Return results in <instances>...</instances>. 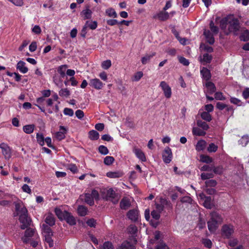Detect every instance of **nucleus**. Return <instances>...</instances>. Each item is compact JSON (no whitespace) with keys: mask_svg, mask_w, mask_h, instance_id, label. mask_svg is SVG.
I'll return each instance as SVG.
<instances>
[{"mask_svg":"<svg viewBox=\"0 0 249 249\" xmlns=\"http://www.w3.org/2000/svg\"><path fill=\"white\" fill-rule=\"evenodd\" d=\"M19 222L21 223L20 225V228L22 230H25L31 225L32 220L30 217H28V215L25 216H19Z\"/></svg>","mask_w":249,"mask_h":249,"instance_id":"8","label":"nucleus"},{"mask_svg":"<svg viewBox=\"0 0 249 249\" xmlns=\"http://www.w3.org/2000/svg\"><path fill=\"white\" fill-rule=\"evenodd\" d=\"M151 215L152 219L150 220V224L153 227L157 228L159 224L158 220L160 217V213L153 210L151 212Z\"/></svg>","mask_w":249,"mask_h":249,"instance_id":"6","label":"nucleus"},{"mask_svg":"<svg viewBox=\"0 0 249 249\" xmlns=\"http://www.w3.org/2000/svg\"><path fill=\"white\" fill-rule=\"evenodd\" d=\"M228 24L229 32L233 33L234 36L238 35L241 28L240 23L239 19L237 18H233L228 22Z\"/></svg>","mask_w":249,"mask_h":249,"instance_id":"2","label":"nucleus"},{"mask_svg":"<svg viewBox=\"0 0 249 249\" xmlns=\"http://www.w3.org/2000/svg\"><path fill=\"white\" fill-rule=\"evenodd\" d=\"M36 139L38 143L41 146L44 145V137L42 134L37 133L36 134Z\"/></svg>","mask_w":249,"mask_h":249,"instance_id":"53","label":"nucleus"},{"mask_svg":"<svg viewBox=\"0 0 249 249\" xmlns=\"http://www.w3.org/2000/svg\"><path fill=\"white\" fill-rule=\"evenodd\" d=\"M214 177V175L213 173H202L201 174V178L202 180H206L212 178Z\"/></svg>","mask_w":249,"mask_h":249,"instance_id":"48","label":"nucleus"},{"mask_svg":"<svg viewBox=\"0 0 249 249\" xmlns=\"http://www.w3.org/2000/svg\"><path fill=\"white\" fill-rule=\"evenodd\" d=\"M35 232V229L28 227L25 231L24 236L25 237H32Z\"/></svg>","mask_w":249,"mask_h":249,"instance_id":"49","label":"nucleus"},{"mask_svg":"<svg viewBox=\"0 0 249 249\" xmlns=\"http://www.w3.org/2000/svg\"><path fill=\"white\" fill-rule=\"evenodd\" d=\"M67 212V211H62L61 209L57 208L54 210L55 214L60 220H64L65 218V213Z\"/></svg>","mask_w":249,"mask_h":249,"instance_id":"28","label":"nucleus"},{"mask_svg":"<svg viewBox=\"0 0 249 249\" xmlns=\"http://www.w3.org/2000/svg\"><path fill=\"white\" fill-rule=\"evenodd\" d=\"M206 187H213L217 184V182L214 179H209L205 181Z\"/></svg>","mask_w":249,"mask_h":249,"instance_id":"58","label":"nucleus"},{"mask_svg":"<svg viewBox=\"0 0 249 249\" xmlns=\"http://www.w3.org/2000/svg\"><path fill=\"white\" fill-rule=\"evenodd\" d=\"M107 196L110 199L113 203L116 204L118 203V199H116L117 194L112 188H110L107 191Z\"/></svg>","mask_w":249,"mask_h":249,"instance_id":"14","label":"nucleus"},{"mask_svg":"<svg viewBox=\"0 0 249 249\" xmlns=\"http://www.w3.org/2000/svg\"><path fill=\"white\" fill-rule=\"evenodd\" d=\"M213 56L208 53H205L203 55V58L201 59V62H204L206 63H210L212 60Z\"/></svg>","mask_w":249,"mask_h":249,"instance_id":"41","label":"nucleus"},{"mask_svg":"<svg viewBox=\"0 0 249 249\" xmlns=\"http://www.w3.org/2000/svg\"><path fill=\"white\" fill-rule=\"evenodd\" d=\"M234 232L233 226L231 224H224L221 228V234L225 238L229 239Z\"/></svg>","mask_w":249,"mask_h":249,"instance_id":"3","label":"nucleus"},{"mask_svg":"<svg viewBox=\"0 0 249 249\" xmlns=\"http://www.w3.org/2000/svg\"><path fill=\"white\" fill-rule=\"evenodd\" d=\"M15 209L19 216H25L28 215V211L26 207H21L19 203H16L15 205Z\"/></svg>","mask_w":249,"mask_h":249,"instance_id":"17","label":"nucleus"},{"mask_svg":"<svg viewBox=\"0 0 249 249\" xmlns=\"http://www.w3.org/2000/svg\"><path fill=\"white\" fill-rule=\"evenodd\" d=\"M162 156L163 161L166 164L169 163L173 158L171 149L169 147H166L162 153Z\"/></svg>","mask_w":249,"mask_h":249,"instance_id":"5","label":"nucleus"},{"mask_svg":"<svg viewBox=\"0 0 249 249\" xmlns=\"http://www.w3.org/2000/svg\"><path fill=\"white\" fill-rule=\"evenodd\" d=\"M239 38L241 41H248L249 40V31L245 30L241 33L239 36Z\"/></svg>","mask_w":249,"mask_h":249,"instance_id":"36","label":"nucleus"},{"mask_svg":"<svg viewBox=\"0 0 249 249\" xmlns=\"http://www.w3.org/2000/svg\"><path fill=\"white\" fill-rule=\"evenodd\" d=\"M199 197L203 201V206L205 208L211 209L214 206L213 199L210 196H206L204 193L199 194Z\"/></svg>","mask_w":249,"mask_h":249,"instance_id":"4","label":"nucleus"},{"mask_svg":"<svg viewBox=\"0 0 249 249\" xmlns=\"http://www.w3.org/2000/svg\"><path fill=\"white\" fill-rule=\"evenodd\" d=\"M243 97L247 100L249 98V88H246L242 92Z\"/></svg>","mask_w":249,"mask_h":249,"instance_id":"64","label":"nucleus"},{"mask_svg":"<svg viewBox=\"0 0 249 249\" xmlns=\"http://www.w3.org/2000/svg\"><path fill=\"white\" fill-rule=\"evenodd\" d=\"M0 148L5 159L9 160L11 157V150L8 145L4 142L0 144Z\"/></svg>","mask_w":249,"mask_h":249,"instance_id":"7","label":"nucleus"},{"mask_svg":"<svg viewBox=\"0 0 249 249\" xmlns=\"http://www.w3.org/2000/svg\"><path fill=\"white\" fill-rule=\"evenodd\" d=\"M98 151L102 155H107L109 151L107 147L104 145H100L98 147Z\"/></svg>","mask_w":249,"mask_h":249,"instance_id":"54","label":"nucleus"},{"mask_svg":"<svg viewBox=\"0 0 249 249\" xmlns=\"http://www.w3.org/2000/svg\"><path fill=\"white\" fill-rule=\"evenodd\" d=\"M35 127V125L33 124H27L23 126V130L25 133L30 134L34 132Z\"/></svg>","mask_w":249,"mask_h":249,"instance_id":"35","label":"nucleus"},{"mask_svg":"<svg viewBox=\"0 0 249 249\" xmlns=\"http://www.w3.org/2000/svg\"><path fill=\"white\" fill-rule=\"evenodd\" d=\"M89 85L96 89H101L104 84L99 79L94 78L89 80Z\"/></svg>","mask_w":249,"mask_h":249,"instance_id":"11","label":"nucleus"},{"mask_svg":"<svg viewBox=\"0 0 249 249\" xmlns=\"http://www.w3.org/2000/svg\"><path fill=\"white\" fill-rule=\"evenodd\" d=\"M123 175L121 171L108 172L107 173V176L109 178H119L122 177Z\"/></svg>","mask_w":249,"mask_h":249,"instance_id":"25","label":"nucleus"},{"mask_svg":"<svg viewBox=\"0 0 249 249\" xmlns=\"http://www.w3.org/2000/svg\"><path fill=\"white\" fill-rule=\"evenodd\" d=\"M228 18H224L220 21V26L222 29H225L228 24Z\"/></svg>","mask_w":249,"mask_h":249,"instance_id":"59","label":"nucleus"},{"mask_svg":"<svg viewBox=\"0 0 249 249\" xmlns=\"http://www.w3.org/2000/svg\"><path fill=\"white\" fill-rule=\"evenodd\" d=\"M154 18H158L160 21H166L169 18V14L166 11H162L159 12L156 15L153 16Z\"/></svg>","mask_w":249,"mask_h":249,"instance_id":"10","label":"nucleus"},{"mask_svg":"<svg viewBox=\"0 0 249 249\" xmlns=\"http://www.w3.org/2000/svg\"><path fill=\"white\" fill-rule=\"evenodd\" d=\"M192 133L194 135L197 136H204L206 134L205 131L196 127L193 128Z\"/></svg>","mask_w":249,"mask_h":249,"instance_id":"30","label":"nucleus"},{"mask_svg":"<svg viewBox=\"0 0 249 249\" xmlns=\"http://www.w3.org/2000/svg\"><path fill=\"white\" fill-rule=\"evenodd\" d=\"M156 53L153 52L150 54H146L142 58L141 61L143 65H145L147 63L151 60L154 56H155Z\"/></svg>","mask_w":249,"mask_h":249,"instance_id":"29","label":"nucleus"},{"mask_svg":"<svg viewBox=\"0 0 249 249\" xmlns=\"http://www.w3.org/2000/svg\"><path fill=\"white\" fill-rule=\"evenodd\" d=\"M206 145V141L203 140H200L197 142L196 146V149L198 152L202 151L205 149Z\"/></svg>","mask_w":249,"mask_h":249,"instance_id":"24","label":"nucleus"},{"mask_svg":"<svg viewBox=\"0 0 249 249\" xmlns=\"http://www.w3.org/2000/svg\"><path fill=\"white\" fill-rule=\"evenodd\" d=\"M67 68V65H62L57 68V71L58 73L60 74L61 78H64L66 76V70Z\"/></svg>","mask_w":249,"mask_h":249,"instance_id":"34","label":"nucleus"},{"mask_svg":"<svg viewBox=\"0 0 249 249\" xmlns=\"http://www.w3.org/2000/svg\"><path fill=\"white\" fill-rule=\"evenodd\" d=\"M64 220L71 226H73L76 224L74 217L69 212L65 213V218Z\"/></svg>","mask_w":249,"mask_h":249,"instance_id":"18","label":"nucleus"},{"mask_svg":"<svg viewBox=\"0 0 249 249\" xmlns=\"http://www.w3.org/2000/svg\"><path fill=\"white\" fill-rule=\"evenodd\" d=\"M60 130L61 131L57 132L56 134V138L59 141L64 139L65 137V134L66 133V129L63 126H60Z\"/></svg>","mask_w":249,"mask_h":249,"instance_id":"23","label":"nucleus"},{"mask_svg":"<svg viewBox=\"0 0 249 249\" xmlns=\"http://www.w3.org/2000/svg\"><path fill=\"white\" fill-rule=\"evenodd\" d=\"M203 35L205 36L206 41L210 45H213L214 43V38L213 35L209 30L205 29L203 32Z\"/></svg>","mask_w":249,"mask_h":249,"instance_id":"15","label":"nucleus"},{"mask_svg":"<svg viewBox=\"0 0 249 249\" xmlns=\"http://www.w3.org/2000/svg\"><path fill=\"white\" fill-rule=\"evenodd\" d=\"M100 249H114L113 244L110 241L105 242L103 245L100 247Z\"/></svg>","mask_w":249,"mask_h":249,"instance_id":"43","label":"nucleus"},{"mask_svg":"<svg viewBox=\"0 0 249 249\" xmlns=\"http://www.w3.org/2000/svg\"><path fill=\"white\" fill-rule=\"evenodd\" d=\"M92 14L91 10L89 7H87L80 13V16L83 17L84 20L89 19L91 18Z\"/></svg>","mask_w":249,"mask_h":249,"instance_id":"20","label":"nucleus"},{"mask_svg":"<svg viewBox=\"0 0 249 249\" xmlns=\"http://www.w3.org/2000/svg\"><path fill=\"white\" fill-rule=\"evenodd\" d=\"M201 118L207 121L210 122L212 120V116L208 112L203 111L200 114Z\"/></svg>","mask_w":249,"mask_h":249,"instance_id":"42","label":"nucleus"},{"mask_svg":"<svg viewBox=\"0 0 249 249\" xmlns=\"http://www.w3.org/2000/svg\"><path fill=\"white\" fill-rule=\"evenodd\" d=\"M206 87L208 89V92L210 94H212L216 91V87L213 83L208 81L206 83Z\"/></svg>","mask_w":249,"mask_h":249,"instance_id":"26","label":"nucleus"},{"mask_svg":"<svg viewBox=\"0 0 249 249\" xmlns=\"http://www.w3.org/2000/svg\"><path fill=\"white\" fill-rule=\"evenodd\" d=\"M116 249H136V246L128 240L124 241Z\"/></svg>","mask_w":249,"mask_h":249,"instance_id":"13","label":"nucleus"},{"mask_svg":"<svg viewBox=\"0 0 249 249\" xmlns=\"http://www.w3.org/2000/svg\"><path fill=\"white\" fill-rule=\"evenodd\" d=\"M111 66V62L110 60L104 61L102 63V67L105 70L108 69Z\"/></svg>","mask_w":249,"mask_h":249,"instance_id":"60","label":"nucleus"},{"mask_svg":"<svg viewBox=\"0 0 249 249\" xmlns=\"http://www.w3.org/2000/svg\"><path fill=\"white\" fill-rule=\"evenodd\" d=\"M85 201L90 206H93L94 204V199L89 193L85 194Z\"/></svg>","mask_w":249,"mask_h":249,"instance_id":"39","label":"nucleus"},{"mask_svg":"<svg viewBox=\"0 0 249 249\" xmlns=\"http://www.w3.org/2000/svg\"><path fill=\"white\" fill-rule=\"evenodd\" d=\"M218 149V146L213 143L209 144L207 148V150L209 152H215Z\"/></svg>","mask_w":249,"mask_h":249,"instance_id":"57","label":"nucleus"},{"mask_svg":"<svg viewBox=\"0 0 249 249\" xmlns=\"http://www.w3.org/2000/svg\"><path fill=\"white\" fill-rule=\"evenodd\" d=\"M53 235H44L45 236V241L46 243H47L49 245V246L50 248H52L53 246V241L52 239V237Z\"/></svg>","mask_w":249,"mask_h":249,"instance_id":"55","label":"nucleus"},{"mask_svg":"<svg viewBox=\"0 0 249 249\" xmlns=\"http://www.w3.org/2000/svg\"><path fill=\"white\" fill-rule=\"evenodd\" d=\"M193 201L192 198L189 196H183L180 199V201L182 203H188L190 204H192Z\"/></svg>","mask_w":249,"mask_h":249,"instance_id":"61","label":"nucleus"},{"mask_svg":"<svg viewBox=\"0 0 249 249\" xmlns=\"http://www.w3.org/2000/svg\"><path fill=\"white\" fill-rule=\"evenodd\" d=\"M114 158L112 156H107L105 158L104 163L107 165H111L114 161Z\"/></svg>","mask_w":249,"mask_h":249,"instance_id":"52","label":"nucleus"},{"mask_svg":"<svg viewBox=\"0 0 249 249\" xmlns=\"http://www.w3.org/2000/svg\"><path fill=\"white\" fill-rule=\"evenodd\" d=\"M230 102L233 104L237 105L238 106H241V101L235 97H231Z\"/></svg>","mask_w":249,"mask_h":249,"instance_id":"62","label":"nucleus"},{"mask_svg":"<svg viewBox=\"0 0 249 249\" xmlns=\"http://www.w3.org/2000/svg\"><path fill=\"white\" fill-rule=\"evenodd\" d=\"M209 25L211 31L213 34L215 35L218 34L219 32V28L217 26L214 25V22L213 20L210 21Z\"/></svg>","mask_w":249,"mask_h":249,"instance_id":"47","label":"nucleus"},{"mask_svg":"<svg viewBox=\"0 0 249 249\" xmlns=\"http://www.w3.org/2000/svg\"><path fill=\"white\" fill-rule=\"evenodd\" d=\"M213 171L215 174L221 175L223 172V168L222 165L213 166Z\"/></svg>","mask_w":249,"mask_h":249,"instance_id":"51","label":"nucleus"},{"mask_svg":"<svg viewBox=\"0 0 249 249\" xmlns=\"http://www.w3.org/2000/svg\"><path fill=\"white\" fill-rule=\"evenodd\" d=\"M59 95L62 97H68L70 95V91L67 89H62L59 91Z\"/></svg>","mask_w":249,"mask_h":249,"instance_id":"50","label":"nucleus"},{"mask_svg":"<svg viewBox=\"0 0 249 249\" xmlns=\"http://www.w3.org/2000/svg\"><path fill=\"white\" fill-rule=\"evenodd\" d=\"M162 203H163L164 208L167 209L168 211L172 209V204L170 201L167 200L166 199L162 198Z\"/></svg>","mask_w":249,"mask_h":249,"instance_id":"46","label":"nucleus"},{"mask_svg":"<svg viewBox=\"0 0 249 249\" xmlns=\"http://www.w3.org/2000/svg\"><path fill=\"white\" fill-rule=\"evenodd\" d=\"M210 218L207 222L208 228L211 233L215 232L219 226L223 222V217L221 214L216 211L210 213Z\"/></svg>","mask_w":249,"mask_h":249,"instance_id":"1","label":"nucleus"},{"mask_svg":"<svg viewBox=\"0 0 249 249\" xmlns=\"http://www.w3.org/2000/svg\"><path fill=\"white\" fill-rule=\"evenodd\" d=\"M46 224L50 226H53L55 224V219L53 214H50L47 215L45 219Z\"/></svg>","mask_w":249,"mask_h":249,"instance_id":"31","label":"nucleus"},{"mask_svg":"<svg viewBox=\"0 0 249 249\" xmlns=\"http://www.w3.org/2000/svg\"><path fill=\"white\" fill-rule=\"evenodd\" d=\"M172 33L173 34V35L175 36L176 38H177L181 44H185V38H183L182 39H180V38L179 37V33L177 31V30L175 29V27H173L171 30Z\"/></svg>","mask_w":249,"mask_h":249,"instance_id":"45","label":"nucleus"},{"mask_svg":"<svg viewBox=\"0 0 249 249\" xmlns=\"http://www.w3.org/2000/svg\"><path fill=\"white\" fill-rule=\"evenodd\" d=\"M127 217L132 221L136 222L138 221L139 212L135 209L129 210L126 214Z\"/></svg>","mask_w":249,"mask_h":249,"instance_id":"12","label":"nucleus"},{"mask_svg":"<svg viewBox=\"0 0 249 249\" xmlns=\"http://www.w3.org/2000/svg\"><path fill=\"white\" fill-rule=\"evenodd\" d=\"M178 61L181 64L185 66H188L190 63L189 60L183 56L178 57Z\"/></svg>","mask_w":249,"mask_h":249,"instance_id":"63","label":"nucleus"},{"mask_svg":"<svg viewBox=\"0 0 249 249\" xmlns=\"http://www.w3.org/2000/svg\"><path fill=\"white\" fill-rule=\"evenodd\" d=\"M50 227L46 224H42V231L45 233V235H53V232Z\"/></svg>","mask_w":249,"mask_h":249,"instance_id":"32","label":"nucleus"},{"mask_svg":"<svg viewBox=\"0 0 249 249\" xmlns=\"http://www.w3.org/2000/svg\"><path fill=\"white\" fill-rule=\"evenodd\" d=\"M25 62L23 61H19L17 64V69L22 73H26L28 71V68L25 67Z\"/></svg>","mask_w":249,"mask_h":249,"instance_id":"21","label":"nucleus"},{"mask_svg":"<svg viewBox=\"0 0 249 249\" xmlns=\"http://www.w3.org/2000/svg\"><path fill=\"white\" fill-rule=\"evenodd\" d=\"M197 125L198 127L202 128L204 131H206L209 128V126L205 122L198 120L196 122Z\"/></svg>","mask_w":249,"mask_h":249,"instance_id":"40","label":"nucleus"},{"mask_svg":"<svg viewBox=\"0 0 249 249\" xmlns=\"http://www.w3.org/2000/svg\"><path fill=\"white\" fill-rule=\"evenodd\" d=\"M160 86L163 91L164 95L166 98H170L172 95V90L170 86L165 81H161Z\"/></svg>","mask_w":249,"mask_h":249,"instance_id":"9","label":"nucleus"},{"mask_svg":"<svg viewBox=\"0 0 249 249\" xmlns=\"http://www.w3.org/2000/svg\"><path fill=\"white\" fill-rule=\"evenodd\" d=\"M77 213L80 216H84L87 214L88 208L83 205H79L77 208Z\"/></svg>","mask_w":249,"mask_h":249,"instance_id":"27","label":"nucleus"},{"mask_svg":"<svg viewBox=\"0 0 249 249\" xmlns=\"http://www.w3.org/2000/svg\"><path fill=\"white\" fill-rule=\"evenodd\" d=\"M202 244L208 249H211L212 247V242L210 239L208 238H204L202 239Z\"/></svg>","mask_w":249,"mask_h":249,"instance_id":"56","label":"nucleus"},{"mask_svg":"<svg viewBox=\"0 0 249 249\" xmlns=\"http://www.w3.org/2000/svg\"><path fill=\"white\" fill-rule=\"evenodd\" d=\"M133 152L135 153L136 156L142 161L144 162L146 161V157L144 153L139 148H134Z\"/></svg>","mask_w":249,"mask_h":249,"instance_id":"22","label":"nucleus"},{"mask_svg":"<svg viewBox=\"0 0 249 249\" xmlns=\"http://www.w3.org/2000/svg\"><path fill=\"white\" fill-rule=\"evenodd\" d=\"M200 74L202 76V78L207 81L210 80L212 77L210 71L205 67H203L200 70Z\"/></svg>","mask_w":249,"mask_h":249,"instance_id":"16","label":"nucleus"},{"mask_svg":"<svg viewBox=\"0 0 249 249\" xmlns=\"http://www.w3.org/2000/svg\"><path fill=\"white\" fill-rule=\"evenodd\" d=\"M131 206L130 200L126 197H123L120 202V207L122 210H127Z\"/></svg>","mask_w":249,"mask_h":249,"instance_id":"19","label":"nucleus"},{"mask_svg":"<svg viewBox=\"0 0 249 249\" xmlns=\"http://www.w3.org/2000/svg\"><path fill=\"white\" fill-rule=\"evenodd\" d=\"M106 14L110 18H116L118 15L115 10L112 8H109L106 10Z\"/></svg>","mask_w":249,"mask_h":249,"instance_id":"37","label":"nucleus"},{"mask_svg":"<svg viewBox=\"0 0 249 249\" xmlns=\"http://www.w3.org/2000/svg\"><path fill=\"white\" fill-rule=\"evenodd\" d=\"M89 138L92 141L97 140L99 138V134L96 130H90L89 132Z\"/></svg>","mask_w":249,"mask_h":249,"instance_id":"33","label":"nucleus"},{"mask_svg":"<svg viewBox=\"0 0 249 249\" xmlns=\"http://www.w3.org/2000/svg\"><path fill=\"white\" fill-rule=\"evenodd\" d=\"M200 158L201 162L206 163H210L213 161V159L208 155H201Z\"/></svg>","mask_w":249,"mask_h":249,"instance_id":"44","label":"nucleus"},{"mask_svg":"<svg viewBox=\"0 0 249 249\" xmlns=\"http://www.w3.org/2000/svg\"><path fill=\"white\" fill-rule=\"evenodd\" d=\"M85 25L90 29L95 30L97 27L98 23L96 21L87 20L85 23Z\"/></svg>","mask_w":249,"mask_h":249,"instance_id":"38","label":"nucleus"}]
</instances>
